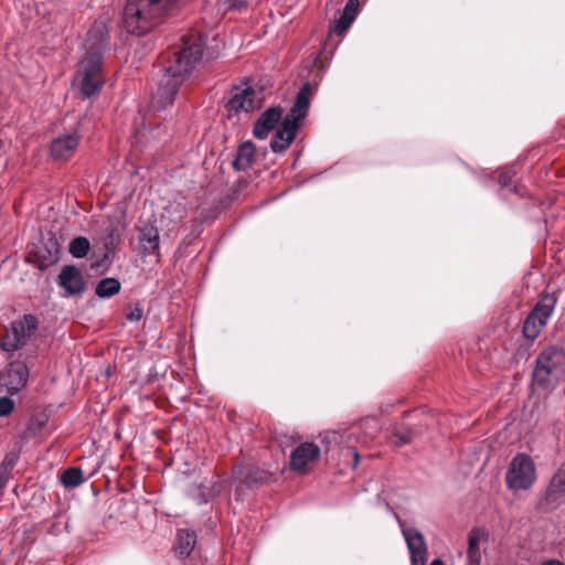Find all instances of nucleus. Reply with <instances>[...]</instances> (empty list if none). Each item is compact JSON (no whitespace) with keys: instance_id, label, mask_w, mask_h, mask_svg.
Segmentation results:
<instances>
[{"instance_id":"nucleus-17","label":"nucleus","mask_w":565,"mask_h":565,"mask_svg":"<svg viewBox=\"0 0 565 565\" xmlns=\"http://www.w3.org/2000/svg\"><path fill=\"white\" fill-rule=\"evenodd\" d=\"M139 244L143 256L154 255L160 260V234L157 226L147 224L139 230Z\"/></svg>"},{"instance_id":"nucleus-22","label":"nucleus","mask_w":565,"mask_h":565,"mask_svg":"<svg viewBox=\"0 0 565 565\" xmlns=\"http://www.w3.org/2000/svg\"><path fill=\"white\" fill-rule=\"evenodd\" d=\"M120 290V282L116 278H104L96 285L95 294L99 298H110Z\"/></svg>"},{"instance_id":"nucleus-14","label":"nucleus","mask_w":565,"mask_h":565,"mask_svg":"<svg viewBox=\"0 0 565 565\" xmlns=\"http://www.w3.org/2000/svg\"><path fill=\"white\" fill-rule=\"evenodd\" d=\"M403 535L411 554L412 565H426L427 545L423 534L414 527H407L403 530Z\"/></svg>"},{"instance_id":"nucleus-26","label":"nucleus","mask_w":565,"mask_h":565,"mask_svg":"<svg viewBox=\"0 0 565 565\" xmlns=\"http://www.w3.org/2000/svg\"><path fill=\"white\" fill-rule=\"evenodd\" d=\"M316 86L307 82L297 93L294 106H309Z\"/></svg>"},{"instance_id":"nucleus-34","label":"nucleus","mask_w":565,"mask_h":565,"mask_svg":"<svg viewBox=\"0 0 565 565\" xmlns=\"http://www.w3.org/2000/svg\"><path fill=\"white\" fill-rule=\"evenodd\" d=\"M359 454L356 451H354V463H353V467L356 468L358 463H359Z\"/></svg>"},{"instance_id":"nucleus-7","label":"nucleus","mask_w":565,"mask_h":565,"mask_svg":"<svg viewBox=\"0 0 565 565\" xmlns=\"http://www.w3.org/2000/svg\"><path fill=\"white\" fill-rule=\"evenodd\" d=\"M39 328V319L31 313H26L10 324V329L0 341V348L7 353H14L22 349L33 337Z\"/></svg>"},{"instance_id":"nucleus-18","label":"nucleus","mask_w":565,"mask_h":565,"mask_svg":"<svg viewBox=\"0 0 565 565\" xmlns=\"http://www.w3.org/2000/svg\"><path fill=\"white\" fill-rule=\"evenodd\" d=\"M487 541V533L483 529L473 527L468 536L467 563L466 565H480L482 555L480 542Z\"/></svg>"},{"instance_id":"nucleus-15","label":"nucleus","mask_w":565,"mask_h":565,"mask_svg":"<svg viewBox=\"0 0 565 565\" xmlns=\"http://www.w3.org/2000/svg\"><path fill=\"white\" fill-rule=\"evenodd\" d=\"M30 376V370L25 361L17 359L9 363L6 379L7 388L11 394L19 393L25 387Z\"/></svg>"},{"instance_id":"nucleus-1","label":"nucleus","mask_w":565,"mask_h":565,"mask_svg":"<svg viewBox=\"0 0 565 565\" xmlns=\"http://www.w3.org/2000/svg\"><path fill=\"white\" fill-rule=\"evenodd\" d=\"M204 41L200 33L192 32L183 35L181 45L174 52L164 55L167 64L164 75L152 95V102L159 106H169L180 103L181 84L200 63L203 54Z\"/></svg>"},{"instance_id":"nucleus-20","label":"nucleus","mask_w":565,"mask_h":565,"mask_svg":"<svg viewBox=\"0 0 565 565\" xmlns=\"http://www.w3.org/2000/svg\"><path fill=\"white\" fill-rule=\"evenodd\" d=\"M359 0H349L345 3L343 12L333 26V31L338 34H343L351 26L359 12Z\"/></svg>"},{"instance_id":"nucleus-2","label":"nucleus","mask_w":565,"mask_h":565,"mask_svg":"<svg viewBox=\"0 0 565 565\" xmlns=\"http://www.w3.org/2000/svg\"><path fill=\"white\" fill-rule=\"evenodd\" d=\"M109 28L106 20L94 22L84 44L85 53L78 62L74 85L83 98L97 94L104 83L103 54L108 46Z\"/></svg>"},{"instance_id":"nucleus-16","label":"nucleus","mask_w":565,"mask_h":565,"mask_svg":"<svg viewBox=\"0 0 565 565\" xmlns=\"http://www.w3.org/2000/svg\"><path fill=\"white\" fill-rule=\"evenodd\" d=\"M281 118V108H266L254 124L253 136L258 140L267 139L269 134L280 122Z\"/></svg>"},{"instance_id":"nucleus-31","label":"nucleus","mask_w":565,"mask_h":565,"mask_svg":"<svg viewBox=\"0 0 565 565\" xmlns=\"http://www.w3.org/2000/svg\"><path fill=\"white\" fill-rule=\"evenodd\" d=\"M58 247L57 244H54L53 250H49V257L46 259V265L54 264L58 260Z\"/></svg>"},{"instance_id":"nucleus-35","label":"nucleus","mask_w":565,"mask_h":565,"mask_svg":"<svg viewBox=\"0 0 565 565\" xmlns=\"http://www.w3.org/2000/svg\"><path fill=\"white\" fill-rule=\"evenodd\" d=\"M430 565H445L441 559H434Z\"/></svg>"},{"instance_id":"nucleus-19","label":"nucleus","mask_w":565,"mask_h":565,"mask_svg":"<svg viewBox=\"0 0 565 565\" xmlns=\"http://www.w3.org/2000/svg\"><path fill=\"white\" fill-rule=\"evenodd\" d=\"M255 150V145L252 141L242 142L237 147L236 157L232 162L233 168L237 171H245L250 168L254 162Z\"/></svg>"},{"instance_id":"nucleus-8","label":"nucleus","mask_w":565,"mask_h":565,"mask_svg":"<svg viewBox=\"0 0 565 565\" xmlns=\"http://www.w3.org/2000/svg\"><path fill=\"white\" fill-rule=\"evenodd\" d=\"M536 480V468L526 454H518L507 471L505 481L513 491L529 490Z\"/></svg>"},{"instance_id":"nucleus-23","label":"nucleus","mask_w":565,"mask_h":565,"mask_svg":"<svg viewBox=\"0 0 565 565\" xmlns=\"http://www.w3.org/2000/svg\"><path fill=\"white\" fill-rule=\"evenodd\" d=\"M220 491L221 486L217 482L210 481L209 484L201 483L198 487V494L194 495V499L199 504L207 503Z\"/></svg>"},{"instance_id":"nucleus-32","label":"nucleus","mask_w":565,"mask_h":565,"mask_svg":"<svg viewBox=\"0 0 565 565\" xmlns=\"http://www.w3.org/2000/svg\"><path fill=\"white\" fill-rule=\"evenodd\" d=\"M365 424H367L371 428H373L375 431L379 429V422L375 418H370L365 420Z\"/></svg>"},{"instance_id":"nucleus-21","label":"nucleus","mask_w":565,"mask_h":565,"mask_svg":"<svg viewBox=\"0 0 565 565\" xmlns=\"http://www.w3.org/2000/svg\"><path fill=\"white\" fill-rule=\"evenodd\" d=\"M196 543V535L194 532L186 530V529H180L178 530L177 534V545H175V552L181 557L189 556Z\"/></svg>"},{"instance_id":"nucleus-29","label":"nucleus","mask_w":565,"mask_h":565,"mask_svg":"<svg viewBox=\"0 0 565 565\" xmlns=\"http://www.w3.org/2000/svg\"><path fill=\"white\" fill-rule=\"evenodd\" d=\"M513 174L514 173L511 169H509V168L502 169L499 174V183L501 184V186H503V188L508 186L512 180Z\"/></svg>"},{"instance_id":"nucleus-11","label":"nucleus","mask_w":565,"mask_h":565,"mask_svg":"<svg viewBox=\"0 0 565 565\" xmlns=\"http://www.w3.org/2000/svg\"><path fill=\"white\" fill-rule=\"evenodd\" d=\"M57 285L63 289L64 298L81 296L87 287L82 271L74 265L62 268L57 276Z\"/></svg>"},{"instance_id":"nucleus-27","label":"nucleus","mask_w":565,"mask_h":565,"mask_svg":"<svg viewBox=\"0 0 565 565\" xmlns=\"http://www.w3.org/2000/svg\"><path fill=\"white\" fill-rule=\"evenodd\" d=\"M171 212L177 214L175 217L172 220L174 223L181 222L186 215L185 207L181 203L170 204L169 206H167L164 209L163 216H166L167 214H171Z\"/></svg>"},{"instance_id":"nucleus-28","label":"nucleus","mask_w":565,"mask_h":565,"mask_svg":"<svg viewBox=\"0 0 565 565\" xmlns=\"http://www.w3.org/2000/svg\"><path fill=\"white\" fill-rule=\"evenodd\" d=\"M15 407V403L10 397H0V417L9 416Z\"/></svg>"},{"instance_id":"nucleus-6","label":"nucleus","mask_w":565,"mask_h":565,"mask_svg":"<svg viewBox=\"0 0 565 565\" xmlns=\"http://www.w3.org/2000/svg\"><path fill=\"white\" fill-rule=\"evenodd\" d=\"M270 87L262 81L245 78L234 84L227 93L226 106H260L268 102Z\"/></svg>"},{"instance_id":"nucleus-13","label":"nucleus","mask_w":565,"mask_h":565,"mask_svg":"<svg viewBox=\"0 0 565 565\" xmlns=\"http://www.w3.org/2000/svg\"><path fill=\"white\" fill-rule=\"evenodd\" d=\"M81 136L77 132H66L51 141L50 156L54 160L67 161L76 152Z\"/></svg>"},{"instance_id":"nucleus-4","label":"nucleus","mask_w":565,"mask_h":565,"mask_svg":"<svg viewBox=\"0 0 565 565\" xmlns=\"http://www.w3.org/2000/svg\"><path fill=\"white\" fill-rule=\"evenodd\" d=\"M565 379V347L547 344L537 354L531 375L532 390L551 393Z\"/></svg>"},{"instance_id":"nucleus-3","label":"nucleus","mask_w":565,"mask_h":565,"mask_svg":"<svg viewBox=\"0 0 565 565\" xmlns=\"http://www.w3.org/2000/svg\"><path fill=\"white\" fill-rule=\"evenodd\" d=\"M177 0H127L122 28L130 34L143 35L159 25Z\"/></svg>"},{"instance_id":"nucleus-33","label":"nucleus","mask_w":565,"mask_h":565,"mask_svg":"<svg viewBox=\"0 0 565 565\" xmlns=\"http://www.w3.org/2000/svg\"><path fill=\"white\" fill-rule=\"evenodd\" d=\"M542 565H565V564L558 559H548V561L543 562Z\"/></svg>"},{"instance_id":"nucleus-12","label":"nucleus","mask_w":565,"mask_h":565,"mask_svg":"<svg viewBox=\"0 0 565 565\" xmlns=\"http://www.w3.org/2000/svg\"><path fill=\"white\" fill-rule=\"evenodd\" d=\"M320 448L315 443H302L290 454V469L296 472L307 473L318 462Z\"/></svg>"},{"instance_id":"nucleus-25","label":"nucleus","mask_w":565,"mask_h":565,"mask_svg":"<svg viewBox=\"0 0 565 565\" xmlns=\"http://www.w3.org/2000/svg\"><path fill=\"white\" fill-rule=\"evenodd\" d=\"M89 247V241L84 236H78L71 241L68 250L74 258H83L87 255Z\"/></svg>"},{"instance_id":"nucleus-5","label":"nucleus","mask_w":565,"mask_h":565,"mask_svg":"<svg viewBox=\"0 0 565 565\" xmlns=\"http://www.w3.org/2000/svg\"><path fill=\"white\" fill-rule=\"evenodd\" d=\"M557 303V296L554 292H543L532 310L524 319L522 334L530 341L536 340L553 316Z\"/></svg>"},{"instance_id":"nucleus-24","label":"nucleus","mask_w":565,"mask_h":565,"mask_svg":"<svg viewBox=\"0 0 565 565\" xmlns=\"http://www.w3.org/2000/svg\"><path fill=\"white\" fill-rule=\"evenodd\" d=\"M85 481L83 470L81 468H67L61 476V482L66 488H76Z\"/></svg>"},{"instance_id":"nucleus-30","label":"nucleus","mask_w":565,"mask_h":565,"mask_svg":"<svg viewBox=\"0 0 565 565\" xmlns=\"http://www.w3.org/2000/svg\"><path fill=\"white\" fill-rule=\"evenodd\" d=\"M143 311L139 307H135L129 310L126 315V319L129 321H139L142 318Z\"/></svg>"},{"instance_id":"nucleus-9","label":"nucleus","mask_w":565,"mask_h":565,"mask_svg":"<svg viewBox=\"0 0 565 565\" xmlns=\"http://www.w3.org/2000/svg\"><path fill=\"white\" fill-rule=\"evenodd\" d=\"M280 127L270 141V149L275 153L285 152L295 140L300 128L301 120L306 117L308 108H290Z\"/></svg>"},{"instance_id":"nucleus-36","label":"nucleus","mask_w":565,"mask_h":565,"mask_svg":"<svg viewBox=\"0 0 565 565\" xmlns=\"http://www.w3.org/2000/svg\"><path fill=\"white\" fill-rule=\"evenodd\" d=\"M3 147V141L0 139V150L2 149Z\"/></svg>"},{"instance_id":"nucleus-10","label":"nucleus","mask_w":565,"mask_h":565,"mask_svg":"<svg viewBox=\"0 0 565 565\" xmlns=\"http://www.w3.org/2000/svg\"><path fill=\"white\" fill-rule=\"evenodd\" d=\"M563 503H565V460L552 477L539 502V508L554 510Z\"/></svg>"}]
</instances>
